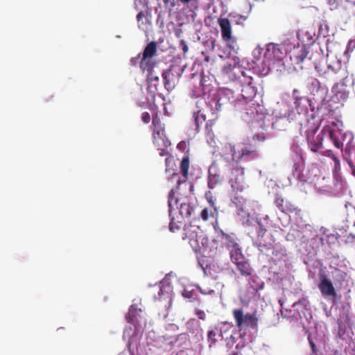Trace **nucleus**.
<instances>
[{"instance_id":"obj_31","label":"nucleus","mask_w":355,"mask_h":355,"mask_svg":"<svg viewBox=\"0 0 355 355\" xmlns=\"http://www.w3.org/2000/svg\"><path fill=\"white\" fill-rule=\"evenodd\" d=\"M199 288L193 286H187L184 288L182 291V295L188 299L189 301L192 302L195 300L198 295Z\"/></svg>"},{"instance_id":"obj_37","label":"nucleus","mask_w":355,"mask_h":355,"mask_svg":"<svg viewBox=\"0 0 355 355\" xmlns=\"http://www.w3.org/2000/svg\"><path fill=\"white\" fill-rule=\"evenodd\" d=\"M219 331L217 327L210 329L207 334L208 341L211 343H215L217 340V337H219Z\"/></svg>"},{"instance_id":"obj_43","label":"nucleus","mask_w":355,"mask_h":355,"mask_svg":"<svg viewBox=\"0 0 355 355\" xmlns=\"http://www.w3.org/2000/svg\"><path fill=\"white\" fill-rule=\"evenodd\" d=\"M206 46L211 50H214L216 45H215V40L214 39H209L206 41Z\"/></svg>"},{"instance_id":"obj_39","label":"nucleus","mask_w":355,"mask_h":355,"mask_svg":"<svg viewBox=\"0 0 355 355\" xmlns=\"http://www.w3.org/2000/svg\"><path fill=\"white\" fill-rule=\"evenodd\" d=\"M179 48L182 51L184 55L188 52L189 48L187 42L184 40H180Z\"/></svg>"},{"instance_id":"obj_17","label":"nucleus","mask_w":355,"mask_h":355,"mask_svg":"<svg viewBox=\"0 0 355 355\" xmlns=\"http://www.w3.org/2000/svg\"><path fill=\"white\" fill-rule=\"evenodd\" d=\"M241 148L236 146L231 143L225 144L220 151L221 159L219 163L224 165L227 168L239 165L241 160Z\"/></svg>"},{"instance_id":"obj_52","label":"nucleus","mask_w":355,"mask_h":355,"mask_svg":"<svg viewBox=\"0 0 355 355\" xmlns=\"http://www.w3.org/2000/svg\"><path fill=\"white\" fill-rule=\"evenodd\" d=\"M163 339L166 340L167 341L168 344H172L174 341V339L171 337H168L167 339L165 338V337H163Z\"/></svg>"},{"instance_id":"obj_13","label":"nucleus","mask_w":355,"mask_h":355,"mask_svg":"<svg viewBox=\"0 0 355 355\" xmlns=\"http://www.w3.org/2000/svg\"><path fill=\"white\" fill-rule=\"evenodd\" d=\"M334 110L331 106L329 101L325 98L317 103H312L308 107V116L311 122L318 121V125L328 121H335L334 119Z\"/></svg>"},{"instance_id":"obj_22","label":"nucleus","mask_w":355,"mask_h":355,"mask_svg":"<svg viewBox=\"0 0 355 355\" xmlns=\"http://www.w3.org/2000/svg\"><path fill=\"white\" fill-rule=\"evenodd\" d=\"M318 288L322 295L327 300L333 303L338 298V294L330 279L325 275L320 274Z\"/></svg>"},{"instance_id":"obj_34","label":"nucleus","mask_w":355,"mask_h":355,"mask_svg":"<svg viewBox=\"0 0 355 355\" xmlns=\"http://www.w3.org/2000/svg\"><path fill=\"white\" fill-rule=\"evenodd\" d=\"M137 19L138 21V26L139 29L143 31H147L149 26V21L147 17H146L143 12L141 11L137 14Z\"/></svg>"},{"instance_id":"obj_64","label":"nucleus","mask_w":355,"mask_h":355,"mask_svg":"<svg viewBox=\"0 0 355 355\" xmlns=\"http://www.w3.org/2000/svg\"><path fill=\"white\" fill-rule=\"evenodd\" d=\"M282 225H283L284 227H285V226H286V225H285V224H284L283 223H282Z\"/></svg>"},{"instance_id":"obj_23","label":"nucleus","mask_w":355,"mask_h":355,"mask_svg":"<svg viewBox=\"0 0 355 355\" xmlns=\"http://www.w3.org/2000/svg\"><path fill=\"white\" fill-rule=\"evenodd\" d=\"M153 141L156 146L161 147L162 146L165 147H169L171 145L170 141L166 137L164 134V128L159 119L155 116L153 118Z\"/></svg>"},{"instance_id":"obj_46","label":"nucleus","mask_w":355,"mask_h":355,"mask_svg":"<svg viewBox=\"0 0 355 355\" xmlns=\"http://www.w3.org/2000/svg\"><path fill=\"white\" fill-rule=\"evenodd\" d=\"M148 80L150 82H153V81L157 82L159 80V77L157 76H154L152 73H150L148 76Z\"/></svg>"},{"instance_id":"obj_1","label":"nucleus","mask_w":355,"mask_h":355,"mask_svg":"<svg viewBox=\"0 0 355 355\" xmlns=\"http://www.w3.org/2000/svg\"><path fill=\"white\" fill-rule=\"evenodd\" d=\"M287 53L283 45L270 43L264 47L257 46L252 51L251 62L234 57L221 68L220 78L224 83H233L240 92H235L229 88L221 87L216 90L214 85V77L193 73L192 78L198 80L189 92L191 98H198L196 110L193 112V119L198 129L205 121L202 110L205 106L212 115L229 104L240 112L241 118L253 128L267 130L274 128L272 116L266 113L263 105L257 99V87L252 75L266 76L273 67L284 65L282 61Z\"/></svg>"},{"instance_id":"obj_10","label":"nucleus","mask_w":355,"mask_h":355,"mask_svg":"<svg viewBox=\"0 0 355 355\" xmlns=\"http://www.w3.org/2000/svg\"><path fill=\"white\" fill-rule=\"evenodd\" d=\"M282 315L294 323H298L304 328L311 323L312 319L309 303L306 299H302L293 304L291 309H281Z\"/></svg>"},{"instance_id":"obj_4","label":"nucleus","mask_w":355,"mask_h":355,"mask_svg":"<svg viewBox=\"0 0 355 355\" xmlns=\"http://www.w3.org/2000/svg\"><path fill=\"white\" fill-rule=\"evenodd\" d=\"M286 239L305 243L307 255L311 257L320 248L335 243L336 237L324 227L314 228L309 224L295 223L292 225Z\"/></svg>"},{"instance_id":"obj_47","label":"nucleus","mask_w":355,"mask_h":355,"mask_svg":"<svg viewBox=\"0 0 355 355\" xmlns=\"http://www.w3.org/2000/svg\"><path fill=\"white\" fill-rule=\"evenodd\" d=\"M165 163H166V172L168 173L169 171V169H168V166H169V164L171 163H173V158L171 157H167L165 160Z\"/></svg>"},{"instance_id":"obj_48","label":"nucleus","mask_w":355,"mask_h":355,"mask_svg":"<svg viewBox=\"0 0 355 355\" xmlns=\"http://www.w3.org/2000/svg\"><path fill=\"white\" fill-rule=\"evenodd\" d=\"M182 30L181 28H176V29L175 30V35L178 38L180 39V38H181V37H182Z\"/></svg>"},{"instance_id":"obj_62","label":"nucleus","mask_w":355,"mask_h":355,"mask_svg":"<svg viewBox=\"0 0 355 355\" xmlns=\"http://www.w3.org/2000/svg\"><path fill=\"white\" fill-rule=\"evenodd\" d=\"M168 1H169V0H164V3H168Z\"/></svg>"},{"instance_id":"obj_42","label":"nucleus","mask_w":355,"mask_h":355,"mask_svg":"<svg viewBox=\"0 0 355 355\" xmlns=\"http://www.w3.org/2000/svg\"><path fill=\"white\" fill-rule=\"evenodd\" d=\"M195 313L196 315V316L200 319V320H205V318H206V313L204 311L202 310H200V309H196L195 311Z\"/></svg>"},{"instance_id":"obj_33","label":"nucleus","mask_w":355,"mask_h":355,"mask_svg":"<svg viewBox=\"0 0 355 355\" xmlns=\"http://www.w3.org/2000/svg\"><path fill=\"white\" fill-rule=\"evenodd\" d=\"M292 53L291 58L292 56H295L297 58V62H303L306 58L309 51H307L306 46L302 45V46H299L297 48H295Z\"/></svg>"},{"instance_id":"obj_16","label":"nucleus","mask_w":355,"mask_h":355,"mask_svg":"<svg viewBox=\"0 0 355 355\" xmlns=\"http://www.w3.org/2000/svg\"><path fill=\"white\" fill-rule=\"evenodd\" d=\"M327 156L334 162V179L332 180L331 186H329V192H328V195L340 196L346 192L347 187L346 182L344 181L339 172L340 161L331 151H327Z\"/></svg>"},{"instance_id":"obj_30","label":"nucleus","mask_w":355,"mask_h":355,"mask_svg":"<svg viewBox=\"0 0 355 355\" xmlns=\"http://www.w3.org/2000/svg\"><path fill=\"white\" fill-rule=\"evenodd\" d=\"M241 159H243L245 161H251L258 159L260 155L259 153L251 147L241 148Z\"/></svg>"},{"instance_id":"obj_7","label":"nucleus","mask_w":355,"mask_h":355,"mask_svg":"<svg viewBox=\"0 0 355 355\" xmlns=\"http://www.w3.org/2000/svg\"><path fill=\"white\" fill-rule=\"evenodd\" d=\"M307 89L311 96L310 98L301 95L298 89H294L291 96L287 94L284 95L280 102L282 103L284 98L286 99L288 103L291 105V110L295 111L297 116L302 117L303 120L299 119L300 123L306 120V116H308V107L310 104L319 103L327 97V88L321 85L320 81L316 78L309 79Z\"/></svg>"},{"instance_id":"obj_3","label":"nucleus","mask_w":355,"mask_h":355,"mask_svg":"<svg viewBox=\"0 0 355 355\" xmlns=\"http://www.w3.org/2000/svg\"><path fill=\"white\" fill-rule=\"evenodd\" d=\"M354 48L355 41L353 40L348 42L344 50L340 44L327 40L326 44L327 71H323L317 64H315V69L320 75L333 77L336 80L340 81L335 85L334 89L336 95L340 94V97L343 99L348 97L349 92L343 87L347 86L349 80L347 68L342 64L341 54L346 55L349 50L352 51Z\"/></svg>"},{"instance_id":"obj_15","label":"nucleus","mask_w":355,"mask_h":355,"mask_svg":"<svg viewBox=\"0 0 355 355\" xmlns=\"http://www.w3.org/2000/svg\"><path fill=\"white\" fill-rule=\"evenodd\" d=\"M184 231L185 238L189 240L192 249L196 252L205 253L208 239L203 231L196 225H189L185 228Z\"/></svg>"},{"instance_id":"obj_32","label":"nucleus","mask_w":355,"mask_h":355,"mask_svg":"<svg viewBox=\"0 0 355 355\" xmlns=\"http://www.w3.org/2000/svg\"><path fill=\"white\" fill-rule=\"evenodd\" d=\"M237 49V43H236V47L234 49H232L229 44L225 43V46H222L221 45L218 46V55L221 58H228L231 54L235 53Z\"/></svg>"},{"instance_id":"obj_38","label":"nucleus","mask_w":355,"mask_h":355,"mask_svg":"<svg viewBox=\"0 0 355 355\" xmlns=\"http://www.w3.org/2000/svg\"><path fill=\"white\" fill-rule=\"evenodd\" d=\"M345 243L348 244H355V232H353L346 236Z\"/></svg>"},{"instance_id":"obj_8","label":"nucleus","mask_w":355,"mask_h":355,"mask_svg":"<svg viewBox=\"0 0 355 355\" xmlns=\"http://www.w3.org/2000/svg\"><path fill=\"white\" fill-rule=\"evenodd\" d=\"M342 121H328L322 128V134L327 135L329 141L335 147L341 149L345 159L347 161L352 173L355 176V145L353 144L354 135L350 131L343 132Z\"/></svg>"},{"instance_id":"obj_55","label":"nucleus","mask_w":355,"mask_h":355,"mask_svg":"<svg viewBox=\"0 0 355 355\" xmlns=\"http://www.w3.org/2000/svg\"><path fill=\"white\" fill-rule=\"evenodd\" d=\"M204 60L205 62H209L210 60V58L208 55H205Z\"/></svg>"},{"instance_id":"obj_51","label":"nucleus","mask_w":355,"mask_h":355,"mask_svg":"<svg viewBox=\"0 0 355 355\" xmlns=\"http://www.w3.org/2000/svg\"><path fill=\"white\" fill-rule=\"evenodd\" d=\"M319 34L324 37L327 36V33L323 30L322 26H321L320 28Z\"/></svg>"},{"instance_id":"obj_18","label":"nucleus","mask_w":355,"mask_h":355,"mask_svg":"<svg viewBox=\"0 0 355 355\" xmlns=\"http://www.w3.org/2000/svg\"><path fill=\"white\" fill-rule=\"evenodd\" d=\"M172 273L166 275L164 278L159 284V291L157 295H155V300L163 302L166 309L171 306L173 297V287L171 285V278H174Z\"/></svg>"},{"instance_id":"obj_28","label":"nucleus","mask_w":355,"mask_h":355,"mask_svg":"<svg viewBox=\"0 0 355 355\" xmlns=\"http://www.w3.org/2000/svg\"><path fill=\"white\" fill-rule=\"evenodd\" d=\"M189 168V158L187 157H183V159H182V160L181 161V163H180V171L182 172V176L184 178V180H180L178 174L176 173H174V172L171 175V177L168 178V180H172L173 179H175L177 180L178 184H180L181 182H185V179H186L187 176V174H188Z\"/></svg>"},{"instance_id":"obj_58","label":"nucleus","mask_w":355,"mask_h":355,"mask_svg":"<svg viewBox=\"0 0 355 355\" xmlns=\"http://www.w3.org/2000/svg\"><path fill=\"white\" fill-rule=\"evenodd\" d=\"M171 5L172 7H175L176 6V3L174 1H173L171 3Z\"/></svg>"},{"instance_id":"obj_5","label":"nucleus","mask_w":355,"mask_h":355,"mask_svg":"<svg viewBox=\"0 0 355 355\" xmlns=\"http://www.w3.org/2000/svg\"><path fill=\"white\" fill-rule=\"evenodd\" d=\"M225 243L230 251V256L236 270L241 275L245 277L248 280L247 293L241 295L243 304H247L250 300L256 297L257 292L263 288V282L254 273L250 263L243 256L239 245L231 236L223 234Z\"/></svg>"},{"instance_id":"obj_11","label":"nucleus","mask_w":355,"mask_h":355,"mask_svg":"<svg viewBox=\"0 0 355 355\" xmlns=\"http://www.w3.org/2000/svg\"><path fill=\"white\" fill-rule=\"evenodd\" d=\"M176 193L177 191L172 189L168 194V199L169 216L171 218L169 230L171 232L180 229V226L175 225L174 221L173 211H175V209H179V214L182 218L189 217L194 211V207L188 202V200L186 198L179 199L175 196Z\"/></svg>"},{"instance_id":"obj_21","label":"nucleus","mask_w":355,"mask_h":355,"mask_svg":"<svg viewBox=\"0 0 355 355\" xmlns=\"http://www.w3.org/2000/svg\"><path fill=\"white\" fill-rule=\"evenodd\" d=\"M230 172L229 182L234 191H242L245 187L244 168L239 165L227 168Z\"/></svg>"},{"instance_id":"obj_20","label":"nucleus","mask_w":355,"mask_h":355,"mask_svg":"<svg viewBox=\"0 0 355 355\" xmlns=\"http://www.w3.org/2000/svg\"><path fill=\"white\" fill-rule=\"evenodd\" d=\"M236 325L240 329L251 327L255 329L257 326V318L255 313H244L242 309H235L233 311Z\"/></svg>"},{"instance_id":"obj_61","label":"nucleus","mask_w":355,"mask_h":355,"mask_svg":"<svg viewBox=\"0 0 355 355\" xmlns=\"http://www.w3.org/2000/svg\"><path fill=\"white\" fill-rule=\"evenodd\" d=\"M184 144H182V143H180L178 145V148H182V145H184Z\"/></svg>"},{"instance_id":"obj_40","label":"nucleus","mask_w":355,"mask_h":355,"mask_svg":"<svg viewBox=\"0 0 355 355\" xmlns=\"http://www.w3.org/2000/svg\"><path fill=\"white\" fill-rule=\"evenodd\" d=\"M266 139V135L263 132L255 134L253 136V140L255 141H263Z\"/></svg>"},{"instance_id":"obj_26","label":"nucleus","mask_w":355,"mask_h":355,"mask_svg":"<svg viewBox=\"0 0 355 355\" xmlns=\"http://www.w3.org/2000/svg\"><path fill=\"white\" fill-rule=\"evenodd\" d=\"M156 44L154 42H150L145 48L143 52V57L140 62V67L148 71L152 69L150 59L156 52Z\"/></svg>"},{"instance_id":"obj_44","label":"nucleus","mask_w":355,"mask_h":355,"mask_svg":"<svg viewBox=\"0 0 355 355\" xmlns=\"http://www.w3.org/2000/svg\"><path fill=\"white\" fill-rule=\"evenodd\" d=\"M141 119L145 123H148L150 121V116L148 112H143L141 114Z\"/></svg>"},{"instance_id":"obj_41","label":"nucleus","mask_w":355,"mask_h":355,"mask_svg":"<svg viewBox=\"0 0 355 355\" xmlns=\"http://www.w3.org/2000/svg\"><path fill=\"white\" fill-rule=\"evenodd\" d=\"M157 148H158V150H159V154L160 156L163 157V156H166L168 155V153H169V151L168 150V147H165V146H162L161 147L157 146Z\"/></svg>"},{"instance_id":"obj_12","label":"nucleus","mask_w":355,"mask_h":355,"mask_svg":"<svg viewBox=\"0 0 355 355\" xmlns=\"http://www.w3.org/2000/svg\"><path fill=\"white\" fill-rule=\"evenodd\" d=\"M320 170L316 166H305L304 162L293 164L292 175L298 181V187L307 193L312 188V183Z\"/></svg>"},{"instance_id":"obj_24","label":"nucleus","mask_w":355,"mask_h":355,"mask_svg":"<svg viewBox=\"0 0 355 355\" xmlns=\"http://www.w3.org/2000/svg\"><path fill=\"white\" fill-rule=\"evenodd\" d=\"M220 28L221 36L226 44H229L232 49L236 47V39L232 35V26L228 19L219 18L218 20Z\"/></svg>"},{"instance_id":"obj_14","label":"nucleus","mask_w":355,"mask_h":355,"mask_svg":"<svg viewBox=\"0 0 355 355\" xmlns=\"http://www.w3.org/2000/svg\"><path fill=\"white\" fill-rule=\"evenodd\" d=\"M187 67L186 62L180 58H177L173 60L169 67L163 71L162 78L167 91H172L175 87Z\"/></svg>"},{"instance_id":"obj_57","label":"nucleus","mask_w":355,"mask_h":355,"mask_svg":"<svg viewBox=\"0 0 355 355\" xmlns=\"http://www.w3.org/2000/svg\"><path fill=\"white\" fill-rule=\"evenodd\" d=\"M352 230L354 232H355V221L353 223V225H352Z\"/></svg>"},{"instance_id":"obj_27","label":"nucleus","mask_w":355,"mask_h":355,"mask_svg":"<svg viewBox=\"0 0 355 355\" xmlns=\"http://www.w3.org/2000/svg\"><path fill=\"white\" fill-rule=\"evenodd\" d=\"M205 196L209 202L211 207L204 209L201 212V217L203 220H207L210 217H216L218 211L216 207L214 206V201L211 199V193L210 191L207 192Z\"/></svg>"},{"instance_id":"obj_6","label":"nucleus","mask_w":355,"mask_h":355,"mask_svg":"<svg viewBox=\"0 0 355 355\" xmlns=\"http://www.w3.org/2000/svg\"><path fill=\"white\" fill-rule=\"evenodd\" d=\"M291 105L288 103L286 98L282 103H277V107L274 111L276 117L287 118L289 121H295L300 125L301 135L304 133L306 137L307 144L310 150L313 153H318L322 148L323 141H329L327 135L320 133L315 135L318 129V121L311 122L309 116H306V119L300 123V116H297L294 110H291ZM303 120L302 117L301 118Z\"/></svg>"},{"instance_id":"obj_53","label":"nucleus","mask_w":355,"mask_h":355,"mask_svg":"<svg viewBox=\"0 0 355 355\" xmlns=\"http://www.w3.org/2000/svg\"><path fill=\"white\" fill-rule=\"evenodd\" d=\"M128 347H129V352H123L119 354V355H132V353H131V351H130V349H131L132 347H130L128 346Z\"/></svg>"},{"instance_id":"obj_36","label":"nucleus","mask_w":355,"mask_h":355,"mask_svg":"<svg viewBox=\"0 0 355 355\" xmlns=\"http://www.w3.org/2000/svg\"><path fill=\"white\" fill-rule=\"evenodd\" d=\"M275 204L283 212V218H285L286 221H288L287 215L285 214L286 208L284 206V199L282 196L276 195L275 198Z\"/></svg>"},{"instance_id":"obj_29","label":"nucleus","mask_w":355,"mask_h":355,"mask_svg":"<svg viewBox=\"0 0 355 355\" xmlns=\"http://www.w3.org/2000/svg\"><path fill=\"white\" fill-rule=\"evenodd\" d=\"M291 152L293 155V164L304 162L302 157V150L300 146L297 144L296 139L293 140V142L291 146Z\"/></svg>"},{"instance_id":"obj_60","label":"nucleus","mask_w":355,"mask_h":355,"mask_svg":"<svg viewBox=\"0 0 355 355\" xmlns=\"http://www.w3.org/2000/svg\"><path fill=\"white\" fill-rule=\"evenodd\" d=\"M184 144H182V143H180L178 145V148H182V145H184Z\"/></svg>"},{"instance_id":"obj_54","label":"nucleus","mask_w":355,"mask_h":355,"mask_svg":"<svg viewBox=\"0 0 355 355\" xmlns=\"http://www.w3.org/2000/svg\"><path fill=\"white\" fill-rule=\"evenodd\" d=\"M178 1L181 2L183 4L188 3L191 1V0H178Z\"/></svg>"},{"instance_id":"obj_49","label":"nucleus","mask_w":355,"mask_h":355,"mask_svg":"<svg viewBox=\"0 0 355 355\" xmlns=\"http://www.w3.org/2000/svg\"><path fill=\"white\" fill-rule=\"evenodd\" d=\"M308 340H309V344L311 345V347L312 349V351L314 352L316 349L315 345L314 344L313 341L312 340V339L311 338L310 336L308 337Z\"/></svg>"},{"instance_id":"obj_59","label":"nucleus","mask_w":355,"mask_h":355,"mask_svg":"<svg viewBox=\"0 0 355 355\" xmlns=\"http://www.w3.org/2000/svg\"><path fill=\"white\" fill-rule=\"evenodd\" d=\"M230 339H232V340H235V337H234L232 334H231V335H230Z\"/></svg>"},{"instance_id":"obj_2","label":"nucleus","mask_w":355,"mask_h":355,"mask_svg":"<svg viewBox=\"0 0 355 355\" xmlns=\"http://www.w3.org/2000/svg\"><path fill=\"white\" fill-rule=\"evenodd\" d=\"M232 203L235 205L239 220L246 227L253 245L268 258V261L278 267V271L275 272H287L291 267V261L286 250L279 243H272V236L266 234L270 225L269 216L264 214L252 216L248 209V202L243 198L235 197Z\"/></svg>"},{"instance_id":"obj_63","label":"nucleus","mask_w":355,"mask_h":355,"mask_svg":"<svg viewBox=\"0 0 355 355\" xmlns=\"http://www.w3.org/2000/svg\"><path fill=\"white\" fill-rule=\"evenodd\" d=\"M270 182L272 184H275V182H272V181H270Z\"/></svg>"},{"instance_id":"obj_35","label":"nucleus","mask_w":355,"mask_h":355,"mask_svg":"<svg viewBox=\"0 0 355 355\" xmlns=\"http://www.w3.org/2000/svg\"><path fill=\"white\" fill-rule=\"evenodd\" d=\"M217 328L219 331V337H221L222 338H224L225 336H227V333L229 330H230L233 326L229 323V322H221L218 324L217 326Z\"/></svg>"},{"instance_id":"obj_50","label":"nucleus","mask_w":355,"mask_h":355,"mask_svg":"<svg viewBox=\"0 0 355 355\" xmlns=\"http://www.w3.org/2000/svg\"><path fill=\"white\" fill-rule=\"evenodd\" d=\"M200 292H201L202 294L207 295V294H211V293H213L214 291V290H211V289H209V290H202V289H200Z\"/></svg>"},{"instance_id":"obj_56","label":"nucleus","mask_w":355,"mask_h":355,"mask_svg":"<svg viewBox=\"0 0 355 355\" xmlns=\"http://www.w3.org/2000/svg\"><path fill=\"white\" fill-rule=\"evenodd\" d=\"M336 1H338V0H336ZM345 1H346V2L352 3L353 5L355 6V0H345Z\"/></svg>"},{"instance_id":"obj_25","label":"nucleus","mask_w":355,"mask_h":355,"mask_svg":"<svg viewBox=\"0 0 355 355\" xmlns=\"http://www.w3.org/2000/svg\"><path fill=\"white\" fill-rule=\"evenodd\" d=\"M331 183H332V179L330 177L322 175L320 173L315 177L312 183V188L319 193L328 195Z\"/></svg>"},{"instance_id":"obj_9","label":"nucleus","mask_w":355,"mask_h":355,"mask_svg":"<svg viewBox=\"0 0 355 355\" xmlns=\"http://www.w3.org/2000/svg\"><path fill=\"white\" fill-rule=\"evenodd\" d=\"M126 320L129 327L123 331V339H128V346L136 347L138 349L139 346H141L140 339L146 324L145 313L141 308L132 304L129 309Z\"/></svg>"},{"instance_id":"obj_45","label":"nucleus","mask_w":355,"mask_h":355,"mask_svg":"<svg viewBox=\"0 0 355 355\" xmlns=\"http://www.w3.org/2000/svg\"><path fill=\"white\" fill-rule=\"evenodd\" d=\"M330 5L332 6L331 9L334 8H336L341 2L346 1L345 0H338V1L336 0H328Z\"/></svg>"},{"instance_id":"obj_19","label":"nucleus","mask_w":355,"mask_h":355,"mask_svg":"<svg viewBox=\"0 0 355 355\" xmlns=\"http://www.w3.org/2000/svg\"><path fill=\"white\" fill-rule=\"evenodd\" d=\"M228 170L220 163L214 162L208 170V187L214 189L223 183Z\"/></svg>"}]
</instances>
